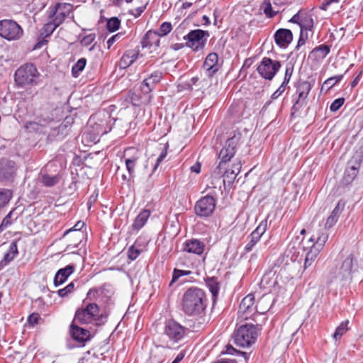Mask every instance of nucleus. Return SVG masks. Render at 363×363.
Here are the masks:
<instances>
[{"label": "nucleus", "instance_id": "nucleus-1", "mask_svg": "<svg viewBox=\"0 0 363 363\" xmlns=\"http://www.w3.org/2000/svg\"><path fill=\"white\" fill-rule=\"evenodd\" d=\"M206 306V296L199 288H190L183 295L182 309L188 315H198Z\"/></svg>", "mask_w": 363, "mask_h": 363}, {"label": "nucleus", "instance_id": "nucleus-2", "mask_svg": "<svg viewBox=\"0 0 363 363\" xmlns=\"http://www.w3.org/2000/svg\"><path fill=\"white\" fill-rule=\"evenodd\" d=\"M359 269L358 263L353 255L342 256L337 264L331 275L337 281H350Z\"/></svg>", "mask_w": 363, "mask_h": 363}, {"label": "nucleus", "instance_id": "nucleus-3", "mask_svg": "<svg viewBox=\"0 0 363 363\" xmlns=\"http://www.w3.org/2000/svg\"><path fill=\"white\" fill-rule=\"evenodd\" d=\"M328 239V234L326 232L321 230L318 232L316 235H313L307 240V242L311 244V245L303 247L304 250H306V248H309L306 252L304 258V269H307L313 264L318 255L323 250Z\"/></svg>", "mask_w": 363, "mask_h": 363}, {"label": "nucleus", "instance_id": "nucleus-4", "mask_svg": "<svg viewBox=\"0 0 363 363\" xmlns=\"http://www.w3.org/2000/svg\"><path fill=\"white\" fill-rule=\"evenodd\" d=\"M186 329L182 325L174 320L167 321L161 337L164 347H172L184 339Z\"/></svg>", "mask_w": 363, "mask_h": 363}, {"label": "nucleus", "instance_id": "nucleus-5", "mask_svg": "<svg viewBox=\"0 0 363 363\" xmlns=\"http://www.w3.org/2000/svg\"><path fill=\"white\" fill-rule=\"evenodd\" d=\"M40 74L33 64H26L21 66L15 72V82L18 86L24 87L28 85H36L37 79Z\"/></svg>", "mask_w": 363, "mask_h": 363}, {"label": "nucleus", "instance_id": "nucleus-6", "mask_svg": "<svg viewBox=\"0 0 363 363\" xmlns=\"http://www.w3.org/2000/svg\"><path fill=\"white\" fill-rule=\"evenodd\" d=\"M258 335L257 328L252 324L241 325L235 333L234 342L241 347H250L255 343Z\"/></svg>", "mask_w": 363, "mask_h": 363}, {"label": "nucleus", "instance_id": "nucleus-7", "mask_svg": "<svg viewBox=\"0 0 363 363\" xmlns=\"http://www.w3.org/2000/svg\"><path fill=\"white\" fill-rule=\"evenodd\" d=\"M23 35L21 27L11 20L0 21V36L8 40H18Z\"/></svg>", "mask_w": 363, "mask_h": 363}, {"label": "nucleus", "instance_id": "nucleus-8", "mask_svg": "<svg viewBox=\"0 0 363 363\" xmlns=\"http://www.w3.org/2000/svg\"><path fill=\"white\" fill-rule=\"evenodd\" d=\"M208 31L197 29L191 30L184 37L186 40V44L194 51H198L204 48L207 38L208 37Z\"/></svg>", "mask_w": 363, "mask_h": 363}, {"label": "nucleus", "instance_id": "nucleus-9", "mask_svg": "<svg viewBox=\"0 0 363 363\" xmlns=\"http://www.w3.org/2000/svg\"><path fill=\"white\" fill-rule=\"evenodd\" d=\"M281 67L280 62L272 60L268 57H264L258 65V73L266 79H272Z\"/></svg>", "mask_w": 363, "mask_h": 363}, {"label": "nucleus", "instance_id": "nucleus-10", "mask_svg": "<svg viewBox=\"0 0 363 363\" xmlns=\"http://www.w3.org/2000/svg\"><path fill=\"white\" fill-rule=\"evenodd\" d=\"M216 207V200L211 196L201 198L194 207L195 213L201 217H207L212 214Z\"/></svg>", "mask_w": 363, "mask_h": 363}, {"label": "nucleus", "instance_id": "nucleus-11", "mask_svg": "<svg viewBox=\"0 0 363 363\" xmlns=\"http://www.w3.org/2000/svg\"><path fill=\"white\" fill-rule=\"evenodd\" d=\"M73 6L68 3H58L49 13V18L53 19L57 24H62L71 13Z\"/></svg>", "mask_w": 363, "mask_h": 363}, {"label": "nucleus", "instance_id": "nucleus-12", "mask_svg": "<svg viewBox=\"0 0 363 363\" xmlns=\"http://www.w3.org/2000/svg\"><path fill=\"white\" fill-rule=\"evenodd\" d=\"M267 228V220H262L258 226L247 237L248 242L244 247L246 253L250 252L255 245L259 241L262 235L266 232Z\"/></svg>", "mask_w": 363, "mask_h": 363}, {"label": "nucleus", "instance_id": "nucleus-13", "mask_svg": "<svg viewBox=\"0 0 363 363\" xmlns=\"http://www.w3.org/2000/svg\"><path fill=\"white\" fill-rule=\"evenodd\" d=\"M240 138V134L238 135H234L233 137L226 141L225 147L222 148L219 153V158L221 160V162H226L234 156L235 147Z\"/></svg>", "mask_w": 363, "mask_h": 363}, {"label": "nucleus", "instance_id": "nucleus-14", "mask_svg": "<svg viewBox=\"0 0 363 363\" xmlns=\"http://www.w3.org/2000/svg\"><path fill=\"white\" fill-rule=\"evenodd\" d=\"M255 296L252 294L242 298L238 310L239 315L244 319H247L255 312Z\"/></svg>", "mask_w": 363, "mask_h": 363}, {"label": "nucleus", "instance_id": "nucleus-15", "mask_svg": "<svg viewBox=\"0 0 363 363\" xmlns=\"http://www.w3.org/2000/svg\"><path fill=\"white\" fill-rule=\"evenodd\" d=\"M162 78V73L160 71H155L148 77L144 79L143 81L140 89L144 94L150 93L156 86V85L161 81Z\"/></svg>", "mask_w": 363, "mask_h": 363}, {"label": "nucleus", "instance_id": "nucleus-16", "mask_svg": "<svg viewBox=\"0 0 363 363\" xmlns=\"http://www.w3.org/2000/svg\"><path fill=\"white\" fill-rule=\"evenodd\" d=\"M125 164L130 177L135 172V167L140 157V153L134 148H128L124 152Z\"/></svg>", "mask_w": 363, "mask_h": 363}, {"label": "nucleus", "instance_id": "nucleus-17", "mask_svg": "<svg viewBox=\"0 0 363 363\" xmlns=\"http://www.w3.org/2000/svg\"><path fill=\"white\" fill-rule=\"evenodd\" d=\"M16 165L13 161L1 159L0 160V180L10 179L16 172Z\"/></svg>", "mask_w": 363, "mask_h": 363}, {"label": "nucleus", "instance_id": "nucleus-18", "mask_svg": "<svg viewBox=\"0 0 363 363\" xmlns=\"http://www.w3.org/2000/svg\"><path fill=\"white\" fill-rule=\"evenodd\" d=\"M274 39L279 47L286 48L292 41V33L288 29H279L275 33Z\"/></svg>", "mask_w": 363, "mask_h": 363}, {"label": "nucleus", "instance_id": "nucleus-19", "mask_svg": "<svg viewBox=\"0 0 363 363\" xmlns=\"http://www.w3.org/2000/svg\"><path fill=\"white\" fill-rule=\"evenodd\" d=\"M75 267L74 264H69L65 268L59 269L55 277L54 284L57 286L65 283L68 277L74 272Z\"/></svg>", "mask_w": 363, "mask_h": 363}, {"label": "nucleus", "instance_id": "nucleus-20", "mask_svg": "<svg viewBox=\"0 0 363 363\" xmlns=\"http://www.w3.org/2000/svg\"><path fill=\"white\" fill-rule=\"evenodd\" d=\"M218 57L215 52L208 54L203 63V69L208 72V76H211L213 74L218 70Z\"/></svg>", "mask_w": 363, "mask_h": 363}, {"label": "nucleus", "instance_id": "nucleus-21", "mask_svg": "<svg viewBox=\"0 0 363 363\" xmlns=\"http://www.w3.org/2000/svg\"><path fill=\"white\" fill-rule=\"evenodd\" d=\"M204 244L196 239L186 240L184 245V251L201 255L204 250Z\"/></svg>", "mask_w": 363, "mask_h": 363}, {"label": "nucleus", "instance_id": "nucleus-22", "mask_svg": "<svg viewBox=\"0 0 363 363\" xmlns=\"http://www.w3.org/2000/svg\"><path fill=\"white\" fill-rule=\"evenodd\" d=\"M70 333L72 337L77 341L84 342L89 340L90 333L82 328L71 325Z\"/></svg>", "mask_w": 363, "mask_h": 363}, {"label": "nucleus", "instance_id": "nucleus-23", "mask_svg": "<svg viewBox=\"0 0 363 363\" xmlns=\"http://www.w3.org/2000/svg\"><path fill=\"white\" fill-rule=\"evenodd\" d=\"M241 169V163L236 161L233 164L231 169H227L223 174V183L231 184L235 179Z\"/></svg>", "mask_w": 363, "mask_h": 363}, {"label": "nucleus", "instance_id": "nucleus-24", "mask_svg": "<svg viewBox=\"0 0 363 363\" xmlns=\"http://www.w3.org/2000/svg\"><path fill=\"white\" fill-rule=\"evenodd\" d=\"M277 284V276L275 273L270 271L265 273L260 281V287L271 291L272 288L275 287Z\"/></svg>", "mask_w": 363, "mask_h": 363}, {"label": "nucleus", "instance_id": "nucleus-25", "mask_svg": "<svg viewBox=\"0 0 363 363\" xmlns=\"http://www.w3.org/2000/svg\"><path fill=\"white\" fill-rule=\"evenodd\" d=\"M139 52L136 50H128L122 56L120 60L121 68H126L130 66L138 57Z\"/></svg>", "mask_w": 363, "mask_h": 363}, {"label": "nucleus", "instance_id": "nucleus-26", "mask_svg": "<svg viewBox=\"0 0 363 363\" xmlns=\"http://www.w3.org/2000/svg\"><path fill=\"white\" fill-rule=\"evenodd\" d=\"M150 216V211L149 210L142 211L135 218L134 223L132 225V230L138 232L141 229L147 221Z\"/></svg>", "mask_w": 363, "mask_h": 363}, {"label": "nucleus", "instance_id": "nucleus-27", "mask_svg": "<svg viewBox=\"0 0 363 363\" xmlns=\"http://www.w3.org/2000/svg\"><path fill=\"white\" fill-rule=\"evenodd\" d=\"M18 254V247L16 241L10 244L8 252L4 255L3 259L0 262V267H3L12 261Z\"/></svg>", "mask_w": 363, "mask_h": 363}, {"label": "nucleus", "instance_id": "nucleus-28", "mask_svg": "<svg viewBox=\"0 0 363 363\" xmlns=\"http://www.w3.org/2000/svg\"><path fill=\"white\" fill-rule=\"evenodd\" d=\"M272 306V298L268 296H263L259 301L256 306L255 307V311L264 314Z\"/></svg>", "mask_w": 363, "mask_h": 363}, {"label": "nucleus", "instance_id": "nucleus-29", "mask_svg": "<svg viewBox=\"0 0 363 363\" xmlns=\"http://www.w3.org/2000/svg\"><path fill=\"white\" fill-rule=\"evenodd\" d=\"M94 320V319L91 318V316L89 314L86 310L81 309L78 310L76 312L74 321L78 322L79 323L82 324H87L90 323Z\"/></svg>", "mask_w": 363, "mask_h": 363}, {"label": "nucleus", "instance_id": "nucleus-30", "mask_svg": "<svg viewBox=\"0 0 363 363\" xmlns=\"http://www.w3.org/2000/svg\"><path fill=\"white\" fill-rule=\"evenodd\" d=\"M311 90V84L308 82H302L297 86L298 101L305 100Z\"/></svg>", "mask_w": 363, "mask_h": 363}, {"label": "nucleus", "instance_id": "nucleus-31", "mask_svg": "<svg viewBox=\"0 0 363 363\" xmlns=\"http://www.w3.org/2000/svg\"><path fill=\"white\" fill-rule=\"evenodd\" d=\"M69 235H71L72 243L67 245V250L77 248L84 237V233L81 230H76V232L72 233Z\"/></svg>", "mask_w": 363, "mask_h": 363}, {"label": "nucleus", "instance_id": "nucleus-32", "mask_svg": "<svg viewBox=\"0 0 363 363\" xmlns=\"http://www.w3.org/2000/svg\"><path fill=\"white\" fill-rule=\"evenodd\" d=\"M349 320L342 321L336 328L333 337L335 341L340 340L341 337L349 330Z\"/></svg>", "mask_w": 363, "mask_h": 363}, {"label": "nucleus", "instance_id": "nucleus-33", "mask_svg": "<svg viewBox=\"0 0 363 363\" xmlns=\"http://www.w3.org/2000/svg\"><path fill=\"white\" fill-rule=\"evenodd\" d=\"M340 0H325L320 8L322 10L325 11H330L332 13L337 11L340 7Z\"/></svg>", "mask_w": 363, "mask_h": 363}, {"label": "nucleus", "instance_id": "nucleus-34", "mask_svg": "<svg viewBox=\"0 0 363 363\" xmlns=\"http://www.w3.org/2000/svg\"><path fill=\"white\" fill-rule=\"evenodd\" d=\"M172 29V24L168 22H164L160 26V29L157 33H151L150 31L146 34V36L147 38H150L152 35H156L157 34L158 35L164 36V35H167L168 33H169L171 32Z\"/></svg>", "mask_w": 363, "mask_h": 363}, {"label": "nucleus", "instance_id": "nucleus-35", "mask_svg": "<svg viewBox=\"0 0 363 363\" xmlns=\"http://www.w3.org/2000/svg\"><path fill=\"white\" fill-rule=\"evenodd\" d=\"M206 285L212 294L213 299H215L219 291V284L218 281L214 278H209L206 281Z\"/></svg>", "mask_w": 363, "mask_h": 363}, {"label": "nucleus", "instance_id": "nucleus-36", "mask_svg": "<svg viewBox=\"0 0 363 363\" xmlns=\"http://www.w3.org/2000/svg\"><path fill=\"white\" fill-rule=\"evenodd\" d=\"M11 198V191L6 189H0V208L5 206Z\"/></svg>", "mask_w": 363, "mask_h": 363}, {"label": "nucleus", "instance_id": "nucleus-37", "mask_svg": "<svg viewBox=\"0 0 363 363\" xmlns=\"http://www.w3.org/2000/svg\"><path fill=\"white\" fill-rule=\"evenodd\" d=\"M86 60L85 58L79 59L72 68V73L73 77H77L79 73L84 69Z\"/></svg>", "mask_w": 363, "mask_h": 363}, {"label": "nucleus", "instance_id": "nucleus-38", "mask_svg": "<svg viewBox=\"0 0 363 363\" xmlns=\"http://www.w3.org/2000/svg\"><path fill=\"white\" fill-rule=\"evenodd\" d=\"M301 29V35H302L303 30H311L313 26V21L310 16H305L302 18L299 22Z\"/></svg>", "mask_w": 363, "mask_h": 363}, {"label": "nucleus", "instance_id": "nucleus-39", "mask_svg": "<svg viewBox=\"0 0 363 363\" xmlns=\"http://www.w3.org/2000/svg\"><path fill=\"white\" fill-rule=\"evenodd\" d=\"M120 24L121 21L116 17H113L108 21L106 28L108 31L114 32L119 28Z\"/></svg>", "mask_w": 363, "mask_h": 363}, {"label": "nucleus", "instance_id": "nucleus-40", "mask_svg": "<svg viewBox=\"0 0 363 363\" xmlns=\"http://www.w3.org/2000/svg\"><path fill=\"white\" fill-rule=\"evenodd\" d=\"M59 26L60 24H57V23L53 19H50V21L47 23L43 27L44 33L46 35V36L50 35Z\"/></svg>", "mask_w": 363, "mask_h": 363}, {"label": "nucleus", "instance_id": "nucleus-41", "mask_svg": "<svg viewBox=\"0 0 363 363\" xmlns=\"http://www.w3.org/2000/svg\"><path fill=\"white\" fill-rule=\"evenodd\" d=\"M42 182L47 186H52L58 182V177L44 174L42 176Z\"/></svg>", "mask_w": 363, "mask_h": 363}, {"label": "nucleus", "instance_id": "nucleus-42", "mask_svg": "<svg viewBox=\"0 0 363 363\" xmlns=\"http://www.w3.org/2000/svg\"><path fill=\"white\" fill-rule=\"evenodd\" d=\"M359 163H357L354 165H351L349 169H347L345 173V178L347 177H350V179L352 180L355 176L357 175L359 168Z\"/></svg>", "mask_w": 363, "mask_h": 363}, {"label": "nucleus", "instance_id": "nucleus-43", "mask_svg": "<svg viewBox=\"0 0 363 363\" xmlns=\"http://www.w3.org/2000/svg\"><path fill=\"white\" fill-rule=\"evenodd\" d=\"M345 206V202L342 200L339 201L330 215L339 218V216L344 210Z\"/></svg>", "mask_w": 363, "mask_h": 363}, {"label": "nucleus", "instance_id": "nucleus-44", "mask_svg": "<svg viewBox=\"0 0 363 363\" xmlns=\"http://www.w3.org/2000/svg\"><path fill=\"white\" fill-rule=\"evenodd\" d=\"M95 38L96 35L94 33H90L83 36L80 40V43L84 47H88L95 40Z\"/></svg>", "mask_w": 363, "mask_h": 363}, {"label": "nucleus", "instance_id": "nucleus-45", "mask_svg": "<svg viewBox=\"0 0 363 363\" xmlns=\"http://www.w3.org/2000/svg\"><path fill=\"white\" fill-rule=\"evenodd\" d=\"M84 309L89 313L94 320L95 319V317L98 315L99 311V307L96 303H89Z\"/></svg>", "mask_w": 363, "mask_h": 363}, {"label": "nucleus", "instance_id": "nucleus-46", "mask_svg": "<svg viewBox=\"0 0 363 363\" xmlns=\"http://www.w3.org/2000/svg\"><path fill=\"white\" fill-rule=\"evenodd\" d=\"M74 287V284L73 282H71L66 287L61 289L57 291V294L60 297H65L67 296L68 294L72 292Z\"/></svg>", "mask_w": 363, "mask_h": 363}, {"label": "nucleus", "instance_id": "nucleus-47", "mask_svg": "<svg viewBox=\"0 0 363 363\" xmlns=\"http://www.w3.org/2000/svg\"><path fill=\"white\" fill-rule=\"evenodd\" d=\"M96 127H93V138L92 140H99V136L106 133V130H104L103 128L99 125L95 124Z\"/></svg>", "mask_w": 363, "mask_h": 363}, {"label": "nucleus", "instance_id": "nucleus-48", "mask_svg": "<svg viewBox=\"0 0 363 363\" xmlns=\"http://www.w3.org/2000/svg\"><path fill=\"white\" fill-rule=\"evenodd\" d=\"M167 147L162 149V152H160L159 157L156 160V162L154 164L152 173L155 172L158 167L160 166V163L164 160V158L167 157Z\"/></svg>", "mask_w": 363, "mask_h": 363}, {"label": "nucleus", "instance_id": "nucleus-49", "mask_svg": "<svg viewBox=\"0 0 363 363\" xmlns=\"http://www.w3.org/2000/svg\"><path fill=\"white\" fill-rule=\"evenodd\" d=\"M190 273H191L190 271L175 269L173 272L172 280L171 284H172V282L176 281L182 276L189 275Z\"/></svg>", "mask_w": 363, "mask_h": 363}, {"label": "nucleus", "instance_id": "nucleus-50", "mask_svg": "<svg viewBox=\"0 0 363 363\" xmlns=\"http://www.w3.org/2000/svg\"><path fill=\"white\" fill-rule=\"evenodd\" d=\"M262 8H263L264 14L268 17L272 18L276 14V13L274 12L272 10V6L270 2H264L263 4Z\"/></svg>", "mask_w": 363, "mask_h": 363}, {"label": "nucleus", "instance_id": "nucleus-51", "mask_svg": "<svg viewBox=\"0 0 363 363\" xmlns=\"http://www.w3.org/2000/svg\"><path fill=\"white\" fill-rule=\"evenodd\" d=\"M345 99L339 98L335 99L330 105V109L331 111H337L344 104Z\"/></svg>", "mask_w": 363, "mask_h": 363}, {"label": "nucleus", "instance_id": "nucleus-52", "mask_svg": "<svg viewBox=\"0 0 363 363\" xmlns=\"http://www.w3.org/2000/svg\"><path fill=\"white\" fill-rule=\"evenodd\" d=\"M342 78V75H337V76L330 77V78L328 79L324 82V84L328 86V87H332L335 84H337L338 82H340Z\"/></svg>", "mask_w": 363, "mask_h": 363}, {"label": "nucleus", "instance_id": "nucleus-53", "mask_svg": "<svg viewBox=\"0 0 363 363\" xmlns=\"http://www.w3.org/2000/svg\"><path fill=\"white\" fill-rule=\"evenodd\" d=\"M292 73H293V67L290 65H287L286 67L285 75H284V81H283L282 84H284V85H286L289 82L290 79L292 75Z\"/></svg>", "mask_w": 363, "mask_h": 363}, {"label": "nucleus", "instance_id": "nucleus-54", "mask_svg": "<svg viewBox=\"0 0 363 363\" xmlns=\"http://www.w3.org/2000/svg\"><path fill=\"white\" fill-rule=\"evenodd\" d=\"M140 253V251L139 250L135 248L134 246H131L128 249V256L129 259H130L131 260H134L139 256Z\"/></svg>", "mask_w": 363, "mask_h": 363}, {"label": "nucleus", "instance_id": "nucleus-55", "mask_svg": "<svg viewBox=\"0 0 363 363\" xmlns=\"http://www.w3.org/2000/svg\"><path fill=\"white\" fill-rule=\"evenodd\" d=\"M122 36H123V34L121 33H118L113 35L112 37H111L107 40L108 49H110L115 42L120 40L121 39Z\"/></svg>", "mask_w": 363, "mask_h": 363}, {"label": "nucleus", "instance_id": "nucleus-56", "mask_svg": "<svg viewBox=\"0 0 363 363\" xmlns=\"http://www.w3.org/2000/svg\"><path fill=\"white\" fill-rule=\"evenodd\" d=\"M39 319H40V315L38 313H33L28 316V323L30 326H34L35 324L38 323Z\"/></svg>", "mask_w": 363, "mask_h": 363}, {"label": "nucleus", "instance_id": "nucleus-57", "mask_svg": "<svg viewBox=\"0 0 363 363\" xmlns=\"http://www.w3.org/2000/svg\"><path fill=\"white\" fill-rule=\"evenodd\" d=\"M338 220V218L333 216H330L325 223V228L330 229L331 228Z\"/></svg>", "mask_w": 363, "mask_h": 363}, {"label": "nucleus", "instance_id": "nucleus-58", "mask_svg": "<svg viewBox=\"0 0 363 363\" xmlns=\"http://www.w3.org/2000/svg\"><path fill=\"white\" fill-rule=\"evenodd\" d=\"M84 223L83 222H81V221L77 222L72 228L67 230L65 233L64 235H67L72 233L76 232V230H80L81 228L84 226Z\"/></svg>", "mask_w": 363, "mask_h": 363}, {"label": "nucleus", "instance_id": "nucleus-59", "mask_svg": "<svg viewBox=\"0 0 363 363\" xmlns=\"http://www.w3.org/2000/svg\"><path fill=\"white\" fill-rule=\"evenodd\" d=\"M285 86L284 84H281V86L275 91L272 95V99H277L285 90Z\"/></svg>", "mask_w": 363, "mask_h": 363}, {"label": "nucleus", "instance_id": "nucleus-60", "mask_svg": "<svg viewBox=\"0 0 363 363\" xmlns=\"http://www.w3.org/2000/svg\"><path fill=\"white\" fill-rule=\"evenodd\" d=\"M11 212H10L3 220L1 225H0V228H2V227H4V228H6L8 227L9 225H10L11 224Z\"/></svg>", "mask_w": 363, "mask_h": 363}, {"label": "nucleus", "instance_id": "nucleus-61", "mask_svg": "<svg viewBox=\"0 0 363 363\" xmlns=\"http://www.w3.org/2000/svg\"><path fill=\"white\" fill-rule=\"evenodd\" d=\"M317 51H320L323 56L328 55L330 52V48L326 45H321L315 49Z\"/></svg>", "mask_w": 363, "mask_h": 363}, {"label": "nucleus", "instance_id": "nucleus-62", "mask_svg": "<svg viewBox=\"0 0 363 363\" xmlns=\"http://www.w3.org/2000/svg\"><path fill=\"white\" fill-rule=\"evenodd\" d=\"M201 164L200 162H197L194 165L191 167V171L192 172H195L196 174H199L201 172Z\"/></svg>", "mask_w": 363, "mask_h": 363}, {"label": "nucleus", "instance_id": "nucleus-63", "mask_svg": "<svg viewBox=\"0 0 363 363\" xmlns=\"http://www.w3.org/2000/svg\"><path fill=\"white\" fill-rule=\"evenodd\" d=\"M299 238H297L295 241H292L290 242L288 247V250L291 251V250L294 249L296 247V245L297 244H299Z\"/></svg>", "mask_w": 363, "mask_h": 363}, {"label": "nucleus", "instance_id": "nucleus-64", "mask_svg": "<svg viewBox=\"0 0 363 363\" xmlns=\"http://www.w3.org/2000/svg\"><path fill=\"white\" fill-rule=\"evenodd\" d=\"M184 357V354L182 352H180L179 354H178V355L176 357V358L172 363H179L183 359Z\"/></svg>", "mask_w": 363, "mask_h": 363}]
</instances>
